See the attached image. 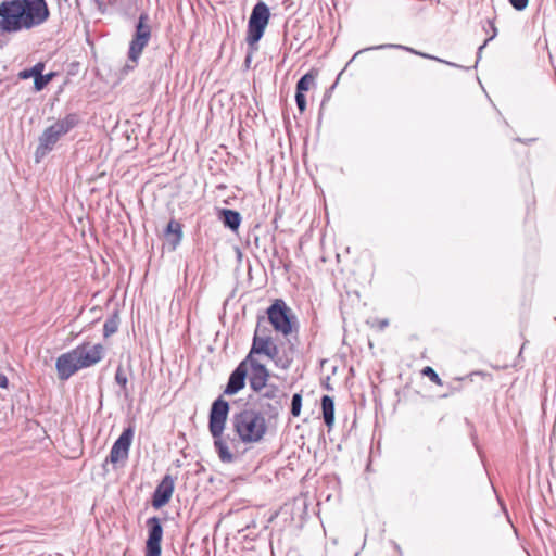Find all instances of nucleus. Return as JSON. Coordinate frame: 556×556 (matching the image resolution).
<instances>
[{
	"label": "nucleus",
	"mask_w": 556,
	"mask_h": 556,
	"mask_svg": "<svg viewBox=\"0 0 556 556\" xmlns=\"http://www.w3.org/2000/svg\"><path fill=\"white\" fill-rule=\"evenodd\" d=\"M49 16L45 0H12L0 4V30L16 33L42 24Z\"/></svg>",
	"instance_id": "obj_1"
},
{
	"label": "nucleus",
	"mask_w": 556,
	"mask_h": 556,
	"mask_svg": "<svg viewBox=\"0 0 556 556\" xmlns=\"http://www.w3.org/2000/svg\"><path fill=\"white\" fill-rule=\"evenodd\" d=\"M229 413V404L223 399L216 400L211 408L208 429L214 439V446L218 456L224 463H231L233 454L230 451L229 442L224 437V430Z\"/></svg>",
	"instance_id": "obj_2"
},
{
	"label": "nucleus",
	"mask_w": 556,
	"mask_h": 556,
	"mask_svg": "<svg viewBox=\"0 0 556 556\" xmlns=\"http://www.w3.org/2000/svg\"><path fill=\"white\" fill-rule=\"evenodd\" d=\"M233 428L244 443L258 442L266 432L265 418L254 410H243L232 420Z\"/></svg>",
	"instance_id": "obj_3"
},
{
	"label": "nucleus",
	"mask_w": 556,
	"mask_h": 556,
	"mask_svg": "<svg viewBox=\"0 0 556 556\" xmlns=\"http://www.w3.org/2000/svg\"><path fill=\"white\" fill-rule=\"evenodd\" d=\"M77 124V115L70 114L62 119H58L51 126L46 128L39 138V144L36 150L37 161L49 153L60 138L73 129Z\"/></svg>",
	"instance_id": "obj_4"
},
{
	"label": "nucleus",
	"mask_w": 556,
	"mask_h": 556,
	"mask_svg": "<svg viewBox=\"0 0 556 556\" xmlns=\"http://www.w3.org/2000/svg\"><path fill=\"white\" fill-rule=\"evenodd\" d=\"M269 9L264 2H258L252 10L248 25L247 42L254 46L262 38L268 24Z\"/></svg>",
	"instance_id": "obj_5"
},
{
	"label": "nucleus",
	"mask_w": 556,
	"mask_h": 556,
	"mask_svg": "<svg viewBox=\"0 0 556 556\" xmlns=\"http://www.w3.org/2000/svg\"><path fill=\"white\" fill-rule=\"evenodd\" d=\"M268 319L275 330L289 334L292 330V320L290 316V308L283 301L277 300L267 311Z\"/></svg>",
	"instance_id": "obj_6"
},
{
	"label": "nucleus",
	"mask_w": 556,
	"mask_h": 556,
	"mask_svg": "<svg viewBox=\"0 0 556 556\" xmlns=\"http://www.w3.org/2000/svg\"><path fill=\"white\" fill-rule=\"evenodd\" d=\"M147 15H141L139 17L137 27H136V34L134 39L130 42L129 47V59L136 63L144 49V47L148 45L150 37H151V27L147 24Z\"/></svg>",
	"instance_id": "obj_7"
},
{
	"label": "nucleus",
	"mask_w": 556,
	"mask_h": 556,
	"mask_svg": "<svg viewBox=\"0 0 556 556\" xmlns=\"http://www.w3.org/2000/svg\"><path fill=\"white\" fill-rule=\"evenodd\" d=\"M243 364H245V368L248 369L251 388L255 391L267 389V379L269 376L266 368L267 363L252 359V357H247L243 361Z\"/></svg>",
	"instance_id": "obj_8"
},
{
	"label": "nucleus",
	"mask_w": 556,
	"mask_h": 556,
	"mask_svg": "<svg viewBox=\"0 0 556 556\" xmlns=\"http://www.w3.org/2000/svg\"><path fill=\"white\" fill-rule=\"evenodd\" d=\"M277 354V346L269 337H261L256 330L253 339L251 351L247 357H252L255 361H274Z\"/></svg>",
	"instance_id": "obj_9"
},
{
	"label": "nucleus",
	"mask_w": 556,
	"mask_h": 556,
	"mask_svg": "<svg viewBox=\"0 0 556 556\" xmlns=\"http://www.w3.org/2000/svg\"><path fill=\"white\" fill-rule=\"evenodd\" d=\"M148 539L146 542V556H160L163 528L156 517L147 520Z\"/></svg>",
	"instance_id": "obj_10"
},
{
	"label": "nucleus",
	"mask_w": 556,
	"mask_h": 556,
	"mask_svg": "<svg viewBox=\"0 0 556 556\" xmlns=\"http://www.w3.org/2000/svg\"><path fill=\"white\" fill-rule=\"evenodd\" d=\"M55 367L58 371V377L61 380H67L76 371L84 368L81 366V363L75 349L60 355L56 359Z\"/></svg>",
	"instance_id": "obj_11"
},
{
	"label": "nucleus",
	"mask_w": 556,
	"mask_h": 556,
	"mask_svg": "<svg viewBox=\"0 0 556 556\" xmlns=\"http://www.w3.org/2000/svg\"><path fill=\"white\" fill-rule=\"evenodd\" d=\"M75 351L84 368L96 365L104 355V346L100 343L86 342L75 348Z\"/></svg>",
	"instance_id": "obj_12"
},
{
	"label": "nucleus",
	"mask_w": 556,
	"mask_h": 556,
	"mask_svg": "<svg viewBox=\"0 0 556 556\" xmlns=\"http://www.w3.org/2000/svg\"><path fill=\"white\" fill-rule=\"evenodd\" d=\"M134 431L130 428L125 429L119 438L113 444L110 452V462L116 464L127 459L131 445Z\"/></svg>",
	"instance_id": "obj_13"
},
{
	"label": "nucleus",
	"mask_w": 556,
	"mask_h": 556,
	"mask_svg": "<svg viewBox=\"0 0 556 556\" xmlns=\"http://www.w3.org/2000/svg\"><path fill=\"white\" fill-rule=\"evenodd\" d=\"M174 479L170 476H165L161 483L157 485L152 504L155 508H161L166 505L174 492Z\"/></svg>",
	"instance_id": "obj_14"
},
{
	"label": "nucleus",
	"mask_w": 556,
	"mask_h": 556,
	"mask_svg": "<svg viewBox=\"0 0 556 556\" xmlns=\"http://www.w3.org/2000/svg\"><path fill=\"white\" fill-rule=\"evenodd\" d=\"M248 376V369L245 368V364L243 362L236 368V370L231 374L227 387L225 389V393L232 395L239 392L244 387L245 377Z\"/></svg>",
	"instance_id": "obj_15"
},
{
	"label": "nucleus",
	"mask_w": 556,
	"mask_h": 556,
	"mask_svg": "<svg viewBox=\"0 0 556 556\" xmlns=\"http://www.w3.org/2000/svg\"><path fill=\"white\" fill-rule=\"evenodd\" d=\"M313 86V74L311 72L306 73L296 85V94L295 101L299 110L303 112L306 108V99L304 92L309 90Z\"/></svg>",
	"instance_id": "obj_16"
},
{
	"label": "nucleus",
	"mask_w": 556,
	"mask_h": 556,
	"mask_svg": "<svg viewBox=\"0 0 556 556\" xmlns=\"http://www.w3.org/2000/svg\"><path fill=\"white\" fill-rule=\"evenodd\" d=\"M321 414L325 425L331 429L334 425V402L329 395H324L321 399Z\"/></svg>",
	"instance_id": "obj_17"
},
{
	"label": "nucleus",
	"mask_w": 556,
	"mask_h": 556,
	"mask_svg": "<svg viewBox=\"0 0 556 556\" xmlns=\"http://www.w3.org/2000/svg\"><path fill=\"white\" fill-rule=\"evenodd\" d=\"M223 216V223L226 227L231 230H237L241 223V216L237 211L224 208L220 212Z\"/></svg>",
	"instance_id": "obj_18"
},
{
	"label": "nucleus",
	"mask_w": 556,
	"mask_h": 556,
	"mask_svg": "<svg viewBox=\"0 0 556 556\" xmlns=\"http://www.w3.org/2000/svg\"><path fill=\"white\" fill-rule=\"evenodd\" d=\"M166 233L175 236L174 245L181 239V225L176 220H170L166 227Z\"/></svg>",
	"instance_id": "obj_19"
},
{
	"label": "nucleus",
	"mask_w": 556,
	"mask_h": 556,
	"mask_svg": "<svg viewBox=\"0 0 556 556\" xmlns=\"http://www.w3.org/2000/svg\"><path fill=\"white\" fill-rule=\"evenodd\" d=\"M43 64L42 63H37L34 67L29 68V70H24L22 72H20L18 76L20 78L22 79H28L30 77H34L36 79V77L42 73L43 71Z\"/></svg>",
	"instance_id": "obj_20"
},
{
	"label": "nucleus",
	"mask_w": 556,
	"mask_h": 556,
	"mask_svg": "<svg viewBox=\"0 0 556 556\" xmlns=\"http://www.w3.org/2000/svg\"><path fill=\"white\" fill-rule=\"evenodd\" d=\"M260 392L262 396L277 400L276 403H280V399L285 396L278 388L268 384L267 389Z\"/></svg>",
	"instance_id": "obj_21"
},
{
	"label": "nucleus",
	"mask_w": 556,
	"mask_h": 556,
	"mask_svg": "<svg viewBox=\"0 0 556 556\" xmlns=\"http://www.w3.org/2000/svg\"><path fill=\"white\" fill-rule=\"evenodd\" d=\"M421 375L425 376V377H428L430 379L431 382H433L435 386H443V381L442 379L439 377V375L435 372V370L430 367V366H426L422 368L421 370Z\"/></svg>",
	"instance_id": "obj_22"
},
{
	"label": "nucleus",
	"mask_w": 556,
	"mask_h": 556,
	"mask_svg": "<svg viewBox=\"0 0 556 556\" xmlns=\"http://www.w3.org/2000/svg\"><path fill=\"white\" fill-rule=\"evenodd\" d=\"M52 77H53L52 73L47 74V75H42V73H40L34 80L35 89L37 91L42 90L51 81Z\"/></svg>",
	"instance_id": "obj_23"
},
{
	"label": "nucleus",
	"mask_w": 556,
	"mask_h": 556,
	"mask_svg": "<svg viewBox=\"0 0 556 556\" xmlns=\"http://www.w3.org/2000/svg\"><path fill=\"white\" fill-rule=\"evenodd\" d=\"M301 407H302V397L299 393H295L293 395L292 402H291V414L294 417L300 416Z\"/></svg>",
	"instance_id": "obj_24"
},
{
	"label": "nucleus",
	"mask_w": 556,
	"mask_h": 556,
	"mask_svg": "<svg viewBox=\"0 0 556 556\" xmlns=\"http://www.w3.org/2000/svg\"><path fill=\"white\" fill-rule=\"evenodd\" d=\"M117 327H118V325H117L116 319H114V318L108 319L104 323V327H103L104 337L108 338L111 334L115 333L117 330Z\"/></svg>",
	"instance_id": "obj_25"
},
{
	"label": "nucleus",
	"mask_w": 556,
	"mask_h": 556,
	"mask_svg": "<svg viewBox=\"0 0 556 556\" xmlns=\"http://www.w3.org/2000/svg\"><path fill=\"white\" fill-rule=\"evenodd\" d=\"M115 381L117 384H119L123 389H126L127 386V375L125 370L122 367H118L115 374Z\"/></svg>",
	"instance_id": "obj_26"
},
{
	"label": "nucleus",
	"mask_w": 556,
	"mask_h": 556,
	"mask_svg": "<svg viewBox=\"0 0 556 556\" xmlns=\"http://www.w3.org/2000/svg\"><path fill=\"white\" fill-rule=\"evenodd\" d=\"M510 5L517 10V11H522L523 9L527 8L528 3H529V0H508Z\"/></svg>",
	"instance_id": "obj_27"
},
{
	"label": "nucleus",
	"mask_w": 556,
	"mask_h": 556,
	"mask_svg": "<svg viewBox=\"0 0 556 556\" xmlns=\"http://www.w3.org/2000/svg\"><path fill=\"white\" fill-rule=\"evenodd\" d=\"M8 384V379L4 375L0 374V387L5 388Z\"/></svg>",
	"instance_id": "obj_28"
},
{
	"label": "nucleus",
	"mask_w": 556,
	"mask_h": 556,
	"mask_svg": "<svg viewBox=\"0 0 556 556\" xmlns=\"http://www.w3.org/2000/svg\"><path fill=\"white\" fill-rule=\"evenodd\" d=\"M321 384L326 388V389H331L330 384H329V378H327L325 381L321 382Z\"/></svg>",
	"instance_id": "obj_29"
},
{
	"label": "nucleus",
	"mask_w": 556,
	"mask_h": 556,
	"mask_svg": "<svg viewBox=\"0 0 556 556\" xmlns=\"http://www.w3.org/2000/svg\"><path fill=\"white\" fill-rule=\"evenodd\" d=\"M282 368H287L288 367V364L287 363H283L280 365Z\"/></svg>",
	"instance_id": "obj_30"
}]
</instances>
